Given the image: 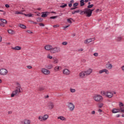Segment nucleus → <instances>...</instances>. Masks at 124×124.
I'll return each mask as SVG.
<instances>
[{"label":"nucleus","instance_id":"f257e3e1","mask_svg":"<svg viewBox=\"0 0 124 124\" xmlns=\"http://www.w3.org/2000/svg\"><path fill=\"white\" fill-rule=\"evenodd\" d=\"M16 90L13 91L11 97H14L16 94H18V93H21V90H22V87H21V84L19 83V82H16Z\"/></svg>","mask_w":124,"mask_h":124},{"label":"nucleus","instance_id":"f03ea898","mask_svg":"<svg viewBox=\"0 0 124 124\" xmlns=\"http://www.w3.org/2000/svg\"><path fill=\"white\" fill-rule=\"evenodd\" d=\"M100 93L103 96H106V97H108V98H112L113 97V93L110 91H101Z\"/></svg>","mask_w":124,"mask_h":124},{"label":"nucleus","instance_id":"7ed1b4c3","mask_svg":"<svg viewBox=\"0 0 124 124\" xmlns=\"http://www.w3.org/2000/svg\"><path fill=\"white\" fill-rule=\"evenodd\" d=\"M93 99L96 102H101L103 100V97L101 95L96 94L93 96Z\"/></svg>","mask_w":124,"mask_h":124},{"label":"nucleus","instance_id":"20e7f679","mask_svg":"<svg viewBox=\"0 0 124 124\" xmlns=\"http://www.w3.org/2000/svg\"><path fill=\"white\" fill-rule=\"evenodd\" d=\"M59 52H61V47H52L50 53H52V54H56V53H59Z\"/></svg>","mask_w":124,"mask_h":124},{"label":"nucleus","instance_id":"39448f33","mask_svg":"<svg viewBox=\"0 0 124 124\" xmlns=\"http://www.w3.org/2000/svg\"><path fill=\"white\" fill-rule=\"evenodd\" d=\"M7 74H8V71L7 69L3 68L0 69V75L5 76V75H7Z\"/></svg>","mask_w":124,"mask_h":124},{"label":"nucleus","instance_id":"423d86ee","mask_svg":"<svg viewBox=\"0 0 124 124\" xmlns=\"http://www.w3.org/2000/svg\"><path fill=\"white\" fill-rule=\"evenodd\" d=\"M112 112L113 114H116V113H121V112H122V113H124V108H123V109L113 108L112 110Z\"/></svg>","mask_w":124,"mask_h":124},{"label":"nucleus","instance_id":"0eeeda50","mask_svg":"<svg viewBox=\"0 0 124 124\" xmlns=\"http://www.w3.org/2000/svg\"><path fill=\"white\" fill-rule=\"evenodd\" d=\"M67 107L70 111H72L74 110L75 108V106L72 103H68Z\"/></svg>","mask_w":124,"mask_h":124},{"label":"nucleus","instance_id":"6e6552de","mask_svg":"<svg viewBox=\"0 0 124 124\" xmlns=\"http://www.w3.org/2000/svg\"><path fill=\"white\" fill-rule=\"evenodd\" d=\"M41 71L43 74L45 75H49L50 74V71L46 69L45 68H43L41 69Z\"/></svg>","mask_w":124,"mask_h":124},{"label":"nucleus","instance_id":"1a4fd4ad","mask_svg":"<svg viewBox=\"0 0 124 124\" xmlns=\"http://www.w3.org/2000/svg\"><path fill=\"white\" fill-rule=\"evenodd\" d=\"M85 13L86 14L87 17H91L92 16V14H91V9H89L86 8L84 9Z\"/></svg>","mask_w":124,"mask_h":124},{"label":"nucleus","instance_id":"9d476101","mask_svg":"<svg viewBox=\"0 0 124 124\" xmlns=\"http://www.w3.org/2000/svg\"><path fill=\"white\" fill-rule=\"evenodd\" d=\"M62 73L64 75L67 76L70 75V70L67 68L63 69L62 70Z\"/></svg>","mask_w":124,"mask_h":124},{"label":"nucleus","instance_id":"9b49d317","mask_svg":"<svg viewBox=\"0 0 124 124\" xmlns=\"http://www.w3.org/2000/svg\"><path fill=\"white\" fill-rule=\"evenodd\" d=\"M86 76H87L85 73V71H82L79 73V77H80V78H85Z\"/></svg>","mask_w":124,"mask_h":124},{"label":"nucleus","instance_id":"f8f14e48","mask_svg":"<svg viewBox=\"0 0 124 124\" xmlns=\"http://www.w3.org/2000/svg\"><path fill=\"white\" fill-rule=\"evenodd\" d=\"M94 40H95L94 38L88 39L84 41V43L85 44H88V43H90V42H92V41H94Z\"/></svg>","mask_w":124,"mask_h":124},{"label":"nucleus","instance_id":"ddd939ff","mask_svg":"<svg viewBox=\"0 0 124 124\" xmlns=\"http://www.w3.org/2000/svg\"><path fill=\"white\" fill-rule=\"evenodd\" d=\"M84 71L86 76H89V75H90L92 72H93V69L92 68H89L87 70Z\"/></svg>","mask_w":124,"mask_h":124},{"label":"nucleus","instance_id":"4468645a","mask_svg":"<svg viewBox=\"0 0 124 124\" xmlns=\"http://www.w3.org/2000/svg\"><path fill=\"white\" fill-rule=\"evenodd\" d=\"M104 72H105L106 74H109V71H108V70L107 69H104L99 71V74H102V73H104Z\"/></svg>","mask_w":124,"mask_h":124},{"label":"nucleus","instance_id":"2eb2a0df","mask_svg":"<svg viewBox=\"0 0 124 124\" xmlns=\"http://www.w3.org/2000/svg\"><path fill=\"white\" fill-rule=\"evenodd\" d=\"M109 62H108V63L106 64V67L107 69H112L113 68V65L112 64L109 63Z\"/></svg>","mask_w":124,"mask_h":124},{"label":"nucleus","instance_id":"dca6fc26","mask_svg":"<svg viewBox=\"0 0 124 124\" xmlns=\"http://www.w3.org/2000/svg\"><path fill=\"white\" fill-rule=\"evenodd\" d=\"M49 14H50V13L49 12H43L42 13L41 17L42 18H45L46 17H47V16L49 15Z\"/></svg>","mask_w":124,"mask_h":124},{"label":"nucleus","instance_id":"f3484780","mask_svg":"<svg viewBox=\"0 0 124 124\" xmlns=\"http://www.w3.org/2000/svg\"><path fill=\"white\" fill-rule=\"evenodd\" d=\"M52 47L53 46L51 45H47L45 46V49L47 50V51H50L51 52Z\"/></svg>","mask_w":124,"mask_h":124},{"label":"nucleus","instance_id":"a211bd4d","mask_svg":"<svg viewBox=\"0 0 124 124\" xmlns=\"http://www.w3.org/2000/svg\"><path fill=\"white\" fill-rule=\"evenodd\" d=\"M47 107L49 109H53L54 108V104L52 102L49 103L47 104Z\"/></svg>","mask_w":124,"mask_h":124},{"label":"nucleus","instance_id":"6ab92c4d","mask_svg":"<svg viewBox=\"0 0 124 124\" xmlns=\"http://www.w3.org/2000/svg\"><path fill=\"white\" fill-rule=\"evenodd\" d=\"M12 49H13V50H16V51H19V50L22 49V47L21 46H16L14 47H12Z\"/></svg>","mask_w":124,"mask_h":124},{"label":"nucleus","instance_id":"aec40b11","mask_svg":"<svg viewBox=\"0 0 124 124\" xmlns=\"http://www.w3.org/2000/svg\"><path fill=\"white\" fill-rule=\"evenodd\" d=\"M44 90H46V87L41 86L38 88V91L40 92H42V91H44Z\"/></svg>","mask_w":124,"mask_h":124},{"label":"nucleus","instance_id":"412c9836","mask_svg":"<svg viewBox=\"0 0 124 124\" xmlns=\"http://www.w3.org/2000/svg\"><path fill=\"white\" fill-rule=\"evenodd\" d=\"M52 60H53V63L55 64L59 62V59H58L56 57H53Z\"/></svg>","mask_w":124,"mask_h":124},{"label":"nucleus","instance_id":"4be33fe9","mask_svg":"<svg viewBox=\"0 0 124 124\" xmlns=\"http://www.w3.org/2000/svg\"><path fill=\"white\" fill-rule=\"evenodd\" d=\"M24 124H31V120L25 119L23 121Z\"/></svg>","mask_w":124,"mask_h":124},{"label":"nucleus","instance_id":"5701e85b","mask_svg":"<svg viewBox=\"0 0 124 124\" xmlns=\"http://www.w3.org/2000/svg\"><path fill=\"white\" fill-rule=\"evenodd\" d=\"M58 120H61V121H66V118L62 116L58 117Z\"/></svg>","mask_w":124,"mask_h":124},{"label":"nucleus","instance_id":"b1692460","mask_svg":"<svg viewBox=\"0 0 124 124\" xmlns=\"http://www.w3.org/2000/svg\"><path fill=\"white\" fill-rule=\"evenodd\" d=\"M62 69V67L61 66H56L55 68H54V70L56 72H58V71H60V70Z\"/></svg>","mask_w":124,"mask_h":124},{"label":"nucleus","instance_id":"393cba45","mask_svg":"<svg viewBox=\"0 0 124 124\" xmlns=\"http://www.w3.org/2000/svg\"><path fill=\"white\" fill-rule=\"evenodd\" d=\"M43 120L44 121H47V120L48 119V118H49V115H48V114H45L43 116Z\"/></svg>","mask_w":124,"mask_h":124},{"label":"nucleus","instance_id":"a878e982","mask_svg":"<svg viewBox=\"0 0 124 124\" xmlns=\"http://www.w3.org/2000/svg\"><path fill=\"white\" fill-rule=\"evenodd\" d=\"M19 27H20L21 29H23V30H26V29H27V26H26L24 24H20Z\"/></svg>","mask_w":124,"mask_h":124},{"label":"nucleus","instance_id":"bb28decb","mask_svg":"<svg viewBox=\"0 0 124 124\" xmlns=\"http://www.w3.org/2000/svg\"><path fill=\"white\" fill-rule=\"evenodd\" d=\"M8 33H9V34H14V33H15L14 31H13L12 30H8Z\"/></svg>","mask_w":124,"mask_h":124},{"label":"nucleus","instance_id":"cd10ccee","mask_svg":"<svg viewBox=\"0 0 124 124\" xmlns=\"http://www.w3.org/2000/svg\"><path fill=\"white\" fill-rule=\"evenodd\" d=\"M36 21L37 22H38V23H40L41 22H42V21H43V18L41 17H38L36 19Z\"/></svg>","mask_w":124,"mask_h":124},{"label":"nucleus","instance_id":"c85d7f7f","mask_svg":"<svg viewBox=\"0 0 124 124\" xmlns=\"http://www.w3.org/2000/svg\"><path fill=\"white\" fill-rule=\"evenodd\" d=\"M80 6H84L85 5V0H81L80 1Z\"/></svg>","mask_w":124,"mask_h":124},{"label":"nucleus","instance_id":"c756f323","mask_svg":"<svg viewBox=\"0 0 124 124\" xmlns=\"http://www.w3.org/2000/svg\"><path fill=\"white\" fill-rule=\"evenodd\" d=\"M38 120H39V121H40V122H43V121H44L43 119V116H42L41 115L39 116L38 117Z\"/></svg>","mask_w":124,"mask_h":124},{"label":"nucleus","instance_id":"7c9ffc66","mask_svg":"<svg viewBox=\"0 0 124 124\" xmlns=\"http://www.w3.org/2000/svg\"><path fill=\"white\" fill-rule=\"evenodd\" d=\"M1 22L3 23V24H7V21L4 19H0Z\"/></svg>","mask_w":124,"mask_h":124},{"label":"nucleus","instance_id":"2f4dec72","mask_svg":"<svg viewBox=\"0 0 124 124\" xmlns=\"http://www.w3.org/2000/svg\"><path fill=\"white\" fill-rule=\"evenodd\" d=\"M122 38H123L122 37V36H119L116 37V40H117V41H121Z\"/></svg>","mask_w":124,"mask_h":124},{"label":"nucleus","instance_id":"473e14b6","mask_svg":"<svg viewBox=\"0 0 124 124\" xmlns=\"http://www.w3.org/2000/svg\"><path fill=\"white\" fill-rule=\"evenodd\" d=\"M124 104H123V103L122 102H120L119 103V107H120V109H123V107H124Z\"/></svg>","mask_w":124,"mask_h":124},{"label":"nucleus","instance_id":"72a5a7b5","mask_svg":"<svg viewBox=\"0 0 124 124\" xmlns=\"http://www.w3.org/2000/svg\"><path fill=\"white\" fill-rule=\"evenodd\" d=\"M71 20H72V18H68L67 21L69 24H72V21H71Z\"/></svg>","mask_w":124,"mask_h":124},{"label":"nucleus","instance_id":"f704fd0d","mask_svg":"<svg viewBox=\"0 0 124 124\" xmlns=\"http://www.w3.org/2000/svg\"><path fill=\"white\" fill-rule=\"evenodd\" d=\"M70 91L71 93H75V92H76V90L73 88H70Z\"/></svg>","mask_w":124,"mask_h":124},{"label":"nucleus","instance_id":"c9c22d12","mask_svg":"<svg viewBox=\"0 0 124 124\" xmlns=\"http://www.w3.org/2000/svg\"><path fill=\"white\" fill-rule=\"evenodd\" d=\"M48 69H51V68H53V65L50 64L48 66H47Z\"/></svg>","mask_w":124,"mask_h":124},{"label":"nucleus","instance_id":"e433bc0d","mask_svg":"<svg viewBox=\"0 0 124 124\" xmlns=\"http://www.w3.org/2000/svg\"><path fill=\"white\" fill-rule=\"evenodd\" d=\"M80 12V10L75 11L74 12H72V14H75V13H79Z\"/></svg>","mask_w":124,"mask_h":124},{"label":"nucleus","instance_id":"4c0bfd02","mask_svg":"<svg viewBox=\"0 0 124 124\" xmlns=\"http://www.w3.org/2000/svg\"><path fill=\"white\" fill-rule=\"evenodd\" d=\"M66 6H67V4H64V5H61L60 7L61 8H64V7H66Z\"/></svg>","mask_w":124,"mask_h":124},{"label":"nucleus","instance_id":"58836bf2","mask_svg":"<svg viewBox=\"0 0 124 124\" xmlns=\"http://www.w3.org/2000/svg\"><path fill=\"white\" fill-rule=\"evenodd\" d=\"M92 7H93V4L89 5L87 6V8H88L89 9H90V8H92Z\"/></svg>","mask_w":124,"mask_h":124},{"label":"nucleus","instance_id":"ea45409f","mask_svg":"<svg viewBox=\"0 0 124 124\" xmlns=\"http://www.w3.org/2000/svg\"><path fill=\"white\" fill-rule=\"evenodd\" d=\"M70 27V25L65 26L63 27V29L64 30H65V29H67V28H69Z\"/></svg>","mask_w":124,"mask_h":124},{"label":"nucleus","instance_id":"a19ab883","mask_svg":"<svg viewBox=\"0 0 124 124\" xmlns=\"http://www.w3.org/2000/svg\"><path fill=\"white\" fill-rule=\"evenodd\" d=\"M15 14H23V13H22L21 12H19V11H16L15 12Z\"/></svg>","mask_w":124,"mask_h":124},{"label":"nucleus","instance_id":"79ce46f5","mask_svg":"<svg viewBox=\"0 0 124 124\" xmlns=\"http://www.w3.org/2000/svg\"><path fill=\"white\" fill-rule=\"evenodd\" d=\"M78 3L76 2L73 4V7H76V6H78Z\"/></svg>","mask_w":124,"mask_h":124},{"label":"nucleus","instance_id":"37998d69","mask_svg":"<svg viewBox=\"0 0 124 124\" xmlns=\"http://www.w3.org/2000/svg\"><path fill=\"white\" fill-rule=\"evenodd\" d=\"M57 18H58V16H51L50 17V19H56Z\"/></svg>","mask_w":124,"mask_h":124},{"label":"nucleus","instance_id":"c03bdc74","mask_svg":"<svg viewBox=\"0 0 124 124\" xmlns=\"http://www.w3.org/2000/svg\"><path fill=\"white\" fill-rule=\"evenodd\" d=\"M26 16H27V17H32V14H29L28 15H25Z\"/></svg>","mask_w":124,"mask_h":124},{"label":"nucleus","instance_id":"a18cd8bd","mask_svg":"<svg viewBox=\"0 0 124 124\" xmlns=\"http://www.w3.org/2000/svg\"><path fill=\"white\" fill-rule=\"evenodd\" d=\"M47 59H50V60H51V59H53V57L52 56H50V55H48L47 56Z\"/></svg>","mask_w":124,"mask_h":124},{"label":"nucleus","instance_id":"49530a36","mask_svg":"<svg viewBox=\"0 0 124 124\" xmlns=\"http://www.w3.org/2000/svg\"><path fill=\"white\" fill-rule=\"evenodd\" d=\"M103 107V103H101L99 105V108H102Z\"/></svg>","mask_w":124,"mask_h":124},{"label":"nucleus","instance_id":"de8ad7c7","mask_svg":"<svg viewBox=\"0 0 124 124\" xmlns=\"http://www.w3.org/2000/svg\"><path fill=\"white\" fill-rule=\"evenodd\" d=\"M80 14L81 15H83L84 14H86V13H85V9L83 10V11H81L80 13Z\"/></svg>","mask_w":124,"mask_h":124},{"label":"nucleus","instance_id":"09e8293b","mask_svg":"<svg viewBox=\"0 0 124 124\" xmlns=\"http://www.w3.org/2000/svg\"><path fill=\"white\" fill-rule=\"evenodd\" d=\"M93 56H94L95 57H97L98 56V53L95 52L93 53Z\"/></svg>","mask_w":124,"mask_h":124},{"label":"nucleus","instance_id":"8fccbe9b","mask_svg":"<svg viewBox=\"0 0 124 124\" xmlns=\"http://www.w3.org/2000/svg\"><path fill=\"white\" fill-rule=\"evenodd\" d=\"M5 7H6L7 8H9V7H10V5H9V4H6L5 5Z\"/></svg>","mask_w":124,"mask_h":124},{"label":"nucleus","instance_id":"3c124183","mask_svg":"<svg viewBox=\"0 0 124 124\" xmlns=\"http://www.w3.org/2000/svg\"><path fill=\"white\" fill-rule=\"evenodd\" d=\"M62 45H67V42H63L62 43Z\"/></svg>","mask_w":124,"mask_h":124},{"label":"nucleus","instance_id":"603ef678","mask_svg":"<svg viewBox=\"0 0 124 124\" xmlns=\"http://www.w3.org/2000/svg\"><path fill=\"white\" fill-rule=\"evenodd\" d=\"M121 68L122 71H123L124 72V65L122 66Z\"/></svg>","mask_w":124,"mask_h":124},{"label":"nucleus","instance_id":"864d4df0","mask_svg":"<svg viewBox=\"0 0 124 124\" xmlns=\"http://www.w3.org/2000/svg\"><path fill=\"white\" fill-rule=\"evenodd\" d=\"M39 25L40 27H44V24L43 23H39Z\"/></svg>","mask_w":124,"mask_h":124},{"label":"nucleus","instance_id":"5fc2aeb1","mask_svg":"<svg viewBox=\"0 0 124 124\" xmlns=\"http://www.w3.org/2000/svg\"><path fill=\"white\" fill-rule=\"evenodd\" d=\"M27 32H28V33H32V31H30V30H27Z\"/></svg>","mask_w":124,"mask_h":124},{"label":"nucleus","instance_id":"6e6d98bb","mask_svg":"<svg viewBox=\"0 0 124 124\" xmlns=\"http://www.w3.org/2000/svg\"><path fill=\"white\" fill-rule=\"evenodd\" d=\"M60 27V25H55L53 26V28H59Z\"/></svg>","mask_w":124,"mask_h":124},{"label":"nucleus","instance_id":"4d7b16f0","mask_svg":"<svg viewBox=\"0 0 124 124\" xmlns=\"http://www.w3.org/2000/svg\"><path fill=\"white\" fill-rule=\"evenodd\" d=\"M93 10H94V9H90V15H91V14H92L93 11Z\"/></svg>","mask_w":124,"mask_h":124},{"label":"nucleus","instance_id":"13d9d810","mask_svg":"<svg viewBox=\"0 0 124 124\" xmlns=\"http://www.w3.org/2000/svg\"><path fill=\"white\" fill-rule=\"evenodd\" d=\"M27 68L29 69H31V68H32V67L31 66H27Z\"/></svg>","mask_w":124,"mask_h":124},{"label":"nucleus","instance_id":"bf43d9fd","mask_svg":"<svg viewBox=\"0 0 124 124\" xmlns=\"http://www.w3.org/2000/svg\"><path fill=\"white\" fill-rule=\"evenodd\" d=\"M92 114L93 115H94V114H95V111L94 110H93V111H92Z\"/></svg>","mask_w":124,"mask_h":124},{"label":"nucleus","instance_id":"052dcab7","mask_svg":"<svg viewBox=\"0 0 124 124\" xmlns=\"http://www.w3.org/2000/svg\"><path fill=\"white\" fill-rule=\"evenodd\" d=\"M68 6L69 7H71V6H72V4H71V3H69Z\"/></svg>","mask_w":124,"mask_h":124},{"label":"nucleus","instance_id":"680f3d73","mask_svg":"<svg viewBox=\"0 0 124 124\" xmlns=\"http://www.w3.org/2000/svg\"><path fill=\"white\" fill-rule=\"evenodd\" d=\"M70 3L72 4V3H74V0H72L70 1Z\"/></svg>","mask_w":124,"mask_h":124},{"label":"nucleus","instance_id":"e2e57ef3","mask_svg":"<svg viewBox=\"0 0 124 124\" xmlns=\"http://www.w3.org/2000/svg\"><path fill=\"white\" fill-rule=\"evenodd\" d=\"M98 112H99V113H101V112H102V110H101V109H99Z\"/></svg>","mask_w":124,"mask_h":124},{"label":"nucleus","instance_id":"0e129e2a","mask_svg":"<svg viewBox=\"0 0 124 124\" xmlns=\"http://www.w3.org/2000/svg\"><path fill=\"white\" fill-rule=\"evenodd\" d=\"M76 8H77V7L71 8V10H74V9H76Z\"/></svg>","mask_w":124,"mask_h":124},{"label":"nucleus","instance_id":"69168bd1","mask_svg":"<svg viewBox=\"0 0 124 124\" xmlns=\"http://www.w3.org/2000/svg\"><path fill=\"white\" fill-rule=\"evenodd\" d=\"M0 26H1V27H4V24H3V23H0Z\"/></svg>","mask_w":124,"mask_h":124},{"label":"nucleus","instance_id":"338daca9","mask_svg":"<svg viewBox=\"0 0 124 124\" xmlns=\"http://www.w3.org/2000/svg\"><path fill=\"white\" fill-rule=\"evenodd\" d=\"M118 124H123V122H122L121 121H119Z\"/></svg>","mask_w":124,"mask_h":124},{"label":"nucleus","instance_id":"774afa93","mask_svg":"<svg viewBox=\"0 0 124 124\" xmlns=\"http://www.w3.org/2000/svg\"><path fill=\"white\" fill-rule=\"evenodd\" d=\"M8 114H12V111H8Z\"/></svg>","mask_w":124,"mask_h":124}]
</instances>
